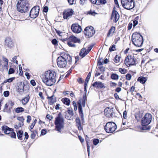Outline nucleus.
Wrapping results in <instances>:
<instances>
[{
  "label": "nucleus",
  "instance_id": "40",
  "mask_svg": "<svg viewBox=\"0 0 158 158\" xmlns=\"http://www.w3.org/2000/svg\"><path fill=\"white\" fill-rule=\"evenodd\" d=\"M17 56H15L14 57L12 60V61L14 63H15L16 64H18V61L16 60Z\"/></svg>",
  "mask_w": 158,
  "mask_h": 158
},
{
  "label": "nucleus",
  "instance_id": "47",
  "mask_svg": "<svg viewBox=\"0 0 158 158\" xmlns=\"http://www.w3.org/2000/svg\"><path fill=\"white\" fill-rule=\"evenodd\" d=\"M126 78L128 80H130L131 79V75L130 74H127L126 76Z\"/></svg>",
  "mask_w": 158,
  "mask_h": 158
},
{
  "label": "nucleus",
  "instance_id": "20",
  "mask_svg": "<svg viewBox=\"0 0 158 158\" xmlns=\"http://www.w3.org/2000/svg\"><path fill=\"white\" fill-rule=\"evenodd\" d=\"M81 116V123L82 124L84 123L85 121L83 118V111L82 110V106L80 104V116ZM81 122L80 120V127H81Z\"/></svg>",
  "mask_w": 158,
  "mask_h": 158
},
{
  "label": "nucleus",
  "instance_id": "32",
  "mask_svg": "<svg viewBox=\"0 0 158 158\" xmlns=\"http://www.w3.org/2000/svg\"><path fill=\"white\" fill-rule=\"evenodd\" d=\"M111 78L112 79L116 80L118 79V76L116 74L113 73L111 75Z\"/></svg>",
  "mask_w": 158,
  "mask_h": 158
},
{
  "label": "nucleus",
  "instance_id": "33",
  "mask_svg": "<svg viewBox=\"0 0 158 158\" xmlns=\"http://www.w3.org/2000/svg\"><path fill=\"white\" fill-rule=\"evenodd\" d=\"M100 66L98 67V69L100 70V71L102 72V73H103L105 71V68L102 66Z\"/></svg>",
  "mask_w": 158,
  "mask_h": 158
},
{
  "label": "nucleus",
  "instance_id": "36",
  "mask_svg": "<svg viewBox=\"0 0 158 158\" xmlns=\"http://www.w3.org/2000/svg\"><path fill=\"white\" fill-rule=\"evenodd\" d=\"M119 71L122 74H125L127 72V70L126 69L121 68L119 69Z\"/></svg>",
  "mask_w": 158,
  "mask_h": 158
},
{
  "label": "nucleus",
  "instance_id": "22",
  "mask_svg": "<svg viewBox=\"0 0 158 158\" xmlns=\"http://www.w3.org/2000/svg\"><path fill=\"white\" fill-rule=\"evenodd\" d=\"M68 40L74 43L79 42V40L75 36L73 35L71 36L68 39Z\"/></svg>",
  "mask_w": 158,
  "mask_h": 158
},
{
  "label": "nucleus",
  "instance_id": "50",
  "mask_svg": "<svg viewBox=\"0 0 158 158\" xmlns=\"http://www.w3.org/2000/svg\"><path fill=\"white\" fill-rule=\"evenodd\" d=\"M46 133L47 130L45 129H42L41 131V134L42 135H44Z\"/></svg>",
  "mask_w": 158,
  "mask_h": 158
},
{
  "label": "nucleus",
  "instance_id": "59",
  "mask_svg": "<svg viewBox=\"0 0 158 158\" xmlns=\"http://www.w3.org/2000/svg\"><path fill=\"white\" fill-rule=\"evenodd\" d=\"M31 120V117L30 116L28 115L27 116V123H29Z\"/></svg>",
  "mask_w": 158,
  "mask_h": 158
},
{
  "label": "nucleus",
  "instance_id": "39",
  "mask_svg": "<svg viewBox=\"0 0 158 158\" xmlns=\"http://www.w3.org/2000/svg\"><path fill=\"white\" fill-rule=\"evenodd\" d=\"M103 63V60L102 59H99L98 63V66H101Z\"/></svg>",
  "mask_w": 158,
  "mask_h": 158
},
{
  "label": "nucleus",
  "instance_id": "64",
  "mask_svg": "<svg viewBox=\"0 0 158 158\" xmlns=\"http://www.w3.org/2000/svg\"><path fill=\"white\" fill-rule=\"evenodd\" d=\"M48 10V6H45L43 9V11L45 12H47Z\"/></svg>",
  "mask_w": 158,
  "mask_h": 158
},
{
  "label": "nucleus",
  "instance_id": "38",
  "mask_svg": "<svg viewBox=\"0 0 158 158\" xmlns=\"http://www.w3.org/2000/svg\"><path fill=\"white\" fill-rule=\"evenodd\" d=\"M135 117L137 120H139L141 117V116L139 115V113H137L135 114Z\"/></svg>",
  "mask_w": 158,
  "mask_h": 158
},
{
  "label": "nucleus",
  "instance_id": "6",
  "mask_svg": "<svg viewBox=\"0 0 158 158\" xmlns=\"http://www.w3.org/2000/svg\"><path fill=\"white\" fill-rule=\"evenodd\" d=\"M152 115L150 114H146L142 118L141 120V124L144 126L141 128L143 130H148L150 129L149 126H147L149 124L152 120Z\"/></svg>",
  "mask_w": 158,
  "mask_h": 158
},
{
  "label": "nucleus",
  "instance_id": "45",
  "mask_svg": "<svg viewBox=\"0 0 158 158\" xmlns=\"http://www.w3.org/2000/svg\"><path fill=\"white\" fill-rule=\"evenodd\" d=\"M15 72L14 69L12 68H10L9 71H8V74H10L14 73Z\"/></svg>",
  "mask_w": 158,
  "mask_h": 158
},
{
  "label": "nucleus",
  "instance_id": "10",
  "mask_svg": "<svg viewBox=\"0 0 158 158\" xmlns=\"http://www.w3.org/2000/svg\"><path fill=\"white\" fill-rule=\"evenodd\" d=\"M86 37L90 38L93 36L95 33V30L92 26L86 27L84 31Z\"/></svg>",
  "mask_w": 158,
  "mask_h": 158
},
{
  "label": "nucleus",
  "instance_id": "17",
  "mask_svg": "<svg viewBox=\"0 0 158 158\" xmlns=\"http://www.w3.org/2000/svg\"><path fill=\"white\" fill-rule=\"evenodd\" d=\"M92 85L94 87H95L99 89L105 88L104 84L100 81L95 82L92 84Z\"/></svg>",
  "mask_w": 158,
  "mask_h": 158
},
{
  "label": "nucleus",
  "instance_id": "42",
  "mask_svg": "<svg viewBox=\"0 0 158 158\" xmlns=\"http://www.w3.org/2000/svg\"><path fill=\"white\" fill-rule=\"evenodd\" d=\"M99 140L98 139H95L93 140V142L94 145H97L99 143Z\"/></svg>",
  "mask_w": 158,
  "mask_h": 158
},
{
  "label": "nucleus",
  "instance_id": "7",
  "mask_svg": "<svg viewBox=\"0 0 158 158\" xmlns=\"http://www.w3.org/2000/svg\"><path fill=\"white\" fill-rule=\"evenodd\" d=\"M125 64L128 67L136 64L137 62L136 55H133L127 56L124 61Z\"/></svg>",
  "mask_w": 158,
  "mask_h": 158
},
{
  "label": "nucleus",
  "instance_id": "11",
  "mask_svg": "<svg viewBox=\"0 0 158 158\" xmlns=\"http://www.w3.org/2000/svg\"><path fill=\"white\" fill-rule=\"evenodd\" d=\"M74 11L72 9L68 8L65 10L63 12V17L64 19L69 20L72 17Z\"/></svg>",
  "mask_w": 158,
  "mask_h": 158
},
{
  "label": "nucleus",
  "instance_id": "30",
  "mask_svg": "<svg viewBox=\"0 0 158 158\" xmlns=\"http://www.w3.org/2000/svg\"><path fill=\"white\" fill-rule=\"evenodd\" d=\"M23 131H19L17 133V136L18 138V139L20 140H22V137L23 135Z\"/></svg>",
  "mask_w": 158,
  "mask_h": 158
},
{
  "label": "nucleus",
  "instance_id": "49",
  "mask_svg": "<svg viewBox=\"0 0 158 158\" xmlns=\"http://www.w3.org/2000/svg\"><path fill=\"white\" fill-rule=\"evenodd\" d=\"M88 82L87 81H85V83L84 85V91L85 92V94H86V86L87 85V84Z\"/></svg>",
  "mask_w": 158,
  "mask_h": 158
},
{
  "label": "nucleus",
  "instance_id": "46",
  "mask_svg": "<svg viewBox=\"0 0 158 158\" xmlns=\"http://www.w3.org/2000/svg\"><path fill=\"white\" fill-rule=\"evenodd\" d=\"M87 147L88 155L89 156V154H90V146H89V143L88 142H87Z\"/></svg>",
  "mask_w": 158,
  "mask_h": 158
},
{
  "label": "nucleus",
  "instance_id": "44",
  "mask_svg": "<svg viewBox=\"0 0 158 158\" xmlns=\"http://www.w3.org/2000/svg\"><path fill=\"white\" fill-rule=\"evenodd\" d=\"M37 121V120L35 119L34 120V121L31 123V125L30 126V128L31 129H32L35 125V124L36 122Z\"/></svg>",
  "mask_w": 158,
  "mask_h": 158
},
{
  "label": "nucleus",
  "instance_id": "28",
  "mask_svg": "<svg viewBox=\"0 0 158 158\" xmlns=\"http://www.w3.org/2000/svg\"><path fill=\"white\" fill-rule=\"evenodd\" d=\"M24 111L23 108L21 107H17L15 109V111L17 113H19L22 112Z\"/></svg>",
  "mask_w": 158,
  "mask_h": 158
},
{
  "label": "nucleus",
  "instance_id": "4",
  "mask_svg": "<svg viewBox=\"0 0 158 158\" xmlns=\"http://www.w3.org/2000/svg\"><path fill=\"white\" fill-rule=\"evenodd\" d=\"M56 130L61 133V129L64 127V119L61 113H59L55 121Z\"/></svg>",
  "mask_w": 158,
  "mask_h": 158
},
{
  "label": "nucleus",
  "instance_id": "18",
  "mask_svg": "<svg viewBox=\"0 0 158 158\" xmlns=\"http://www.w3.org/2000/svg\"><path fill=\"white\" fill-rule=\"evenodd\" d=\"M71 28L73 32L75 33H79V25L78 24H73L71 27Z\"/></svg>",
  "mask_w": 158,
  "mask_h": 158
},
{
  "label": "nucleus",
  "instance_id": "61",
  "mask_svg": "<svg viewBox=\"0 0 158 158\" xmlns=\"http://www.w3.org/2000/svg\"><path fill=\"white\" fill-rule=\"evenodd\" d=\"M35 136V134L34 132L32 131V133L31 135V137L32 139H34Z\"/></svg>",
  "mask_w": 158,
  "mask_h": 158
},
{
  "label": "nucleus",
  "instance_id": "41",
  "mask_svg": "<svg viewBox=\"0 0 158 158\" xmlns=\"http://www.w3.org/2000/svg\"><path fill=\"white\" fill-rule=\"evenodd\" d=\"M10 135V136L11 138H16V134L14 132V131H12Z\"/></svg>",
  "mask_w": 158,
  "mask_h": 158
},
{
  "label": "nucleus",
  "instance_id": "58",
  "mask_svg": "<svg viewBox=\"0 0 158 158\" xmlns=\"http://www.w3.org/2000/svg\"><path fill=\"white\" fill-rule=\"evenodd\" d=\"M46 118L50 120H51L53 118V117L50 114H47L46 116Z\"/></svg>",
  "mask_w": 158,
  "mask_h": 158
},
{
  "label": "nucleus",
  "instance_id": "55",
  "mask_svg": "<svg viewBox=\"0 0 158 158\" xmlns=\"http://www.w3.org/2000/svg\"><path fill=\"white\" fill-rule=\"evenodd\" d=\"M77 126V127L78 129L79 130V118H76V119Z\"/></svg>",
  "mask_w": 158,
  "mask_h": 158
},
{
  "label": "nucleus",
  "instance_id": "56",
  "mask_svg": "<svg viewBox=\"0 0 158 158\" xmlns=\"http://www.w3.org/2000/svg\"><path fill=\"white\" fill-rule=\"evenodd\" d=\"M17 119L21 122H23L24 118L23 117H19L17 118Z\"/></svg>",
  "mask_w": 158,
  "mask_h": 158
},
{
  "label": "nucleus",
  "instance_id": "53",
  "mask_svg": "<svg viewBox=\"0 0 158 158\" xmlns=\"http://www.w3.org/2000/svg\"><path fill=\"white\" fill-rule=\"evenodd\" d=\"M8 107V104L7 103H6L5 105L3 111L4 112H8L7 108Z\"/></svg>",
  "mask_w": 158,
  "mask_h": 158
},
{
  "label": "nucleus",
  "instance_id": "23",
  "mask_svg": "<svg viewBox=\"0 0 158 158\" xmlns=\"http://www.w3.org/2000/svg\"><path fill=\"white\" fill-rule=\"evenodd\" d=\"M47 98L49 101V103L51 105H52L56 101V98L54 97V95H52L51 97L48 96Z\"/></svg>",
  "mask_w": 158,
  "mask_h": 158
},
{
  "label": "nucleus",
  "instance_id": "12",
  "mask_svg": "<svg viewBox=\"0 0 158 158\" xmlns=\"http://www.w3.org/2000/svg\"><path fill=\"white\" fill-rule=\"evenodd\" d=\"M40 7L36 6L33 7L30 12V16L32 18H35L37 17L39 15L40 11Z\"/></svg>",
  "mask_w": 158,
  "mask_h": 158
},
{
  "label": "nucleus",
  "instance_id": "3",
  "mask_svg": "<svg viewBox=\"0 0 158 158\" xmlns=\"http://www.w3.org/2000/svg\"><path fill=\"white\" fill-rule=\"evenodd\" d=\"M29 4L27 0H19L16 4L17 10L21 13H24L29 10Z\"/></svg>",
  "mask_w": 158,
  "mask_h": 158
},
{
  "label": "nucleus",
  "instance_id": "54",
  "mask_svg": "<svg viewBox=\"0 0 158 158\" xmlns=\"http://www.w3.org/2000/svg\"><path fill=\"white\" fill-rule=\"evenodd\" d=\"M57 41L56 39H54L52 40V42L53 44L56 45L57 44Z\"/></svg>",
  "mask_w": 158,
  "mask_h": 158
},
{
  "label": "nucleus",
  "instance_id": "15",
  "mask_svg": "<svg viewBox=\"0 0 158 158\" xmlns=\"http://www.w3.org/2000/svg\"><path fill=\"white\" fill-rule=\"evenodd\" d=\"M2 129L4 131V133L6 134H10L12 131L14 130L13 129L9 128L7 126L4 125L2 126Z\"/></svg>",
  "mask_w": 158,
  "mask_h": 158
},
{
  "label": "nucleus",
  "instance_id": "31",
  "mask_svg": "<svg viewBox=\"0 0 158 158\" xmlns=\"http://www.w3.org/2000/svg\"><path fill=\"white\" fill-rule=\"evenodd\" d=\"M86 94H85V95L83 96V98L82 100V105L83 107H85V101L87 100V97H86Z\"/></svg>",
  "mask_w": 158,
  "mask_h": 158
},
{
  "label": "nucleus",
  "instance_id": "24",
  "mask_svg": "<svg viewBox=\"0 0 158 158\" xmlns=\"http://www.w3.org/2000/svg\"><path fill=\"white\" fill-rule=\"evenodd\" d=\"M30 99L29 95H28L27 96L25 97L22 99L21 101L23 105H26L29 102Z\"/></svg>",
  "mask_w": 158,
  "mask_h": 158
},
{
  "label": "nucleus",
  "instance_id": "52",
  "mask_svg": "<svg viewBox=\"0 0 158 158\" xmlns=\"http://www.w3.org/2000/svg\"><path fill=\"white\" fill-rule=\"evenodd\" d=\"M67 112L70 116H71L73 115V111L72 110H68Z\"/></svg>",
  "mask_w": 158,
  "mask_h": 158
},
{
  "label": "nucleus",
  "instance_id": "8",
  "mask_svg": "<svg viewBox=\"0 0 158 158\" xmlns=\"http://www.w3.org/2000/svg\"><path fill=\"white\" fill-rule=\"evenodd\" d=\"M121 3L122 6L125 9H132L135 6L134 0H121Z\"/></svg>",
  "mask_w": 158,
  "mask_h": 158
},
{
  "label": "nucleus",
  "instance_id": "26",
  "mask_svg": "<svg viewBox=\"0 0 158 158\" xmlns=\"http://www.w3.org/2000/svg\"><path fill=\"white\" fill-rule=\"evenodd\" d=\"M62 101L64 104L67 106H69L70 104V101L68 98H63L62 99Z\"/></svg>",
  "mask_w": 158,
  "mask_h": 158
},
{
  "label": "nucleus",
  "instance_id": "63",
  "mask_svg": "<svg viewBox=\"0 0 158 158\" xmlns=\"http://www.w3.org/2000/svg\"><path fill=\"white\" fill-rule=\"evenodd\" d=\"M123 117L124 118L126 119L127 117V112L125 110L123 112Z\"/></svg>",
  "mask_w": 158,
  "mask_h": 158
},
{
  "label": "nucleus",
  "instance_id": "43",
  "mask_svg": "<svg viewBox=\"0 0 158 158\" xmlns=\"http://www.w3.org/2000/svg\"><path fill=\"white\" fill-rule=\"evenodd\" d=\"M76 0H68V2L70 5H72L74 4H75L76 2Z\"/></svg>",
  "mask_w": 158,
  "mask_h": 158
},
{
  "label": "nucleus",
  "instance_id": "51",
  "mask_svg": "<svg viewBox=\"0 0 158 158\" xmlns=\"http://www.w3.org/2000/svg\"><path fill=\"white\" fill-rule=\"evenodd\" d=\"M99 3H101L102 4L105 5L107 3V1L106 0H99Z\"/></svg>",
  "mask_w": 158,
  "mask_h": 158
},
{
  "label": "nucleus",
  "instance_id": "19",
  "mask_svg": "<svg viewBox=\"0 0 158 158\" xmlns=\"http://www.w3.org/2000/svg\"><path fill=\"white\" fill-rule=\"evenodd\" d=\"M5 45L10 48L14 46V44L10 38H8L5 40Z\"/></svg>",
  "mask_w": 158,
  "mask_h": 158
},
{
  "label": "nucleus",
  "instance_id": "27",
  "mask_svg": "<svg viewBox=\"0 0 158 158\" xmlns=\"http://www.w3.org/2000/svg\"><path fill=\"white\" fill-rule=\"evenodd\" d=\"M137 80L139 81L140 83L143 84L147 81V79L145 77H140L138 78Z\"/></svg>",
  "mask_w": 158,
  "mask_h": 158
},
{
  "label": "nucleus",
  "instance_id": "37",
  "mask_svg": "<svg viewBox=\"0 0 158 158\" xmlns=\"http://www.w3.org/2000/svg\"><path fill=\"white\" fill-rule=\"evenodd\" d=\"M67 42L68 44L69 47H74L75 46V45L73 43V42L68 40Z\"/></svg>",
  "mask_w": 158,
  "mask_h": 158
},
{
  "label": "nucleus",
  "instance_id": "5",
  "mask_svg": "<svg viewBox=\"0 0 158 158\" xmlns=\"http://www.w3.org/2000/svg\"><path fill=\"white\" fill-rule=\"evenodd\" d=\"M132 42L135 46L141 47L143 43V37L139 33L135 32L132 36Z\"/></svg>",
  "mask_w": 158,
  "mask_h": 158
},
{
  "label": "nucleus",
  "instance_id": "57",
  "mask_svg": "<svg viewBox=\"0 0 158 158\" xmlns=\"http://www.w3.org/2000/svg\"><path fill=\"white\" fill-rule=\"evenodd\" d=\"M15 79V78L14 77H11L9 79H7V81H8V82L10 83L12 82Z\"/></svg>",
  "mask_w": 158,
  "mask_h": 158
},
{
  "label": "nucleus",
  "instance_id": "2",
  "mask_svg": "<svg viewBox=\"0 0 158 158\" xmlns=\"http://www.w3.org/2000/svg\"><path fill=\"white\" fill-rule=\"evenodd\" d=\"M72 60L71 57L69 54L67 53L62 54L57 58V64L59 67L64 68L67 65V61L68 60L69 63L71 64Z\"/></svg>",
  "mask_w": 158,
  "mask_h": 158
},
{
  "label": "nucleus",
  "instance_id": "29",
  "mask_svg": "<svg viewBox=\"0 0 158 158\" xmlns=\"http://www.w3.org/2000/svg\"><path fill=\"white\" fill-rule=\"evenodd\" d=\"M121 58V56H118V55H116L115 56L114 61L115 63H118L120 62V60Z\"/></svg>",
  "mask_w": 158,
  "mask_h": 158
},
{
  "label": "nucleus",
  "instance_id": "48",
  "mask_svg": "<svg viewBox=\"0 0 158 158\" xmlns=\"http://www.w3.org/2000/svg\"><path fill=\"white\" fill-rule=\"evenodd\" d=\"M9 95V92L8 91H6L4 92L3 95L5 97H8Z\"/></svg>",
  "mask_w": 158,
  "mask_h": 158
},
{
  "label": "nucleus",
  "instance_id": "34",
  "mask_svg": "<svg viewBox=\"0 0 158 158\" xmlns=\"http://www.w3.org/2000/svg\"><path fill=\"white\" fill-rule=\"evenodd\" d=\"M92 3L94 4H96L97 5H99V0H90Z\"/></svg>",
  "mask_w": 158,
  "mask_h": 158
},
{
  "label": "nucleus",
  "instance_id": "13",
  "mask_svg": "<svg viewBox=\"0 0 158 158\" xmlns=\"http://www.w3.org/2000/svg\"><path fill=\"white\" fill-rule=\"evenodd\" d=\"M105 115L109 118L112 117L113 114L114 113V108L106 107L104 110Z\"/></svg>",
  "mask_w": 158,
  "mask_h": 158
},
{
  "label": "nucleus",
  "instance_id": "62",
  "mask_svg": "<svg viewBox=\"0 0 158 158\" xmlns=\"http://www.w3.org/2000/svg\"><path fill=\"white\" fill-rule=\"evenodd\" d=\"M31 84L33 86H35L36 85V83L34 80H32L30 81Z\"/></svg>",
  "mask_w": 158,
  "mask_h": 158
},
{
  "label": "nucleus",
  "instance_id": "60",
  "mask_svg": "<svg viewBox=\"0 0 158 158\" xmlns=\"http://www.w3.org/2000/svg\"><path fill=\"white\" fill-rule=\"evenodd\" d=\"M93 46H94L93 45H90L89 47H88V49L87 50V51L88 52V53L92 49Z\"/></svg>",
  "mask_w": 158,
  "mask_h": 158
},
{
  "label": "nucleus",
  "instance_id": "16",
  "mask_svg": "<svg viewBox=\"0 0 158 158\" xmlns=\"http://www.w3.org/2000/svg\"><path fill=\"white\" fill-rule=\"evenodd\" d=\"M25 84L23 82H21L19 85L17 89V91L20 94L23 93L24 91Z\"/></svg>",
  "mask_w": 158,
  "mask_h": 158
},
{
  "label": "nucleus",
  "instance_id": "1",
  "mask_svg": "<svg viewBox=\"0 0 158 158\" xmlns=\"http://www.w3.org/2000/svg\"><path fill=\"white\" fill-rule=\"evenodd\" d=\"M57 74L54 71L49 70L45 72L42 78L43 81L47 85L51 86L56 82L57 78Z\"/></svg>",
  "mask_w": 158,
  "mask_h": 158
},
{
  "label": "nucleus",
  "instance_id": "14",
  "mask_svg": "<svg viewBox=\"0 0 158 158\" xmlns=\"http://www.w3.org/2000/svg\"><path fill=\"white\" fill-rule=\"evenodd\" d=\"M119 15L117 11L113 10L112 12L111 19H113L115 23H116L119 20Z\"/></svg>",
  "mask_w": 158,
  "mask_h": 158
},
{
  "label": "nucleus",
  "instance_id": "21",
  "mask_svg": "<svg viewBox=\"0 0 158 158\" xmlns=\"http://www.w3.org/2000/svg\"><path fill=\"white\" fill-rule=\"evenodd\" d=\"M88 54V52L87 51V49L83 48L82 49L80 52V56L82 58H83Z\"/></svg>",
  "mask_w": 158,
  "mask_h": 158
},
{
  "label": "nucleus",
  "instance_id": "25",
  "mask_svg": "<svg viewBox=\"0 0 158 158\" xmlns=\"http://www.w3.org/2000/svg\"><path fill=\"white\" fill-rule=\"evenodd\" d=\"M115 30V28L114 27L112 26L110 29L109 30L107 34V36L109 37L110 36L111 34L114 33V31Z\"/></svg>",
  "mask_w": 158,
  "mask_h": 158
},
{
  "label": "nucleus",
  "instance_id": "35",
  "mask_svg": "<svg viewBox=\"0 0 158 158\" xmlns=\"http://www.w3.org/2000/svg\"><path fill=\"white\" fill-rule=\"evenodd\" d=\"M115 50V45L114 44L109 49V51L110 52L113 51Z\"/></svg>",
  "mask_w": 158,
  "mask_h": 158
},
{
  "label": "nucleus",
  "instance_id": "9",
  "mask_svg": "<svg viewBox=\"0 0 158 158\" xmlns=\"http://www.w3.org/2000/svg\"><path fill=\"white\" fill-rule=\"evenodd\" d=\"M116 128V124L112 122L107 123L104 127L105 131L108 133H113L115 131Z\"/></svg>",
  "mask_w": 158,
  "mask_h": 158
}]
</instances>
